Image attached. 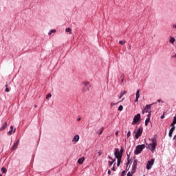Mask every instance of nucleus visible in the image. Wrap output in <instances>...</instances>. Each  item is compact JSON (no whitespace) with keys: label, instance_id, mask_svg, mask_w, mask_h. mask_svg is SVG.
Wrapping results in <instances>:
<instances>
[{"label":"nucleus","instance_id":"nucleus-1","mask_svg":"<svg viewBox=\"0 0 176 176\" xmlns=\"http://www.w3.org/2000/svg\"><path fill=\"white\" fill-rule=\"evenodd\" d=\"M123 147H121V150L120 151L119 148H115L114 155L115 157L117 159V166L119 167L120 166V162H122V157L123 156L124 152Z\"/></svg>","mask_w":176,"mask_h":176},{"label":"nucleus","instance_id":"nucleus-2","mask_svg":"<svg viewBox=\"0 0 176 176\" xmlns=\"http://www.w3.org/2000/svg\"><path fill=\"white\" fill-rule=\"evenodd\" d=\"M151 141H152L151 144H146V148L147 149H150V151H151L152 153H153V152H155V149H156V146L157 145V142L156 140V138H152L151 140Z\"/></svg>","mask_w":176,"mask_h":176},{"label":"nucleus","instance_id":"nucleus-3","mask_svg":"<svg viewBox=\"0 0 176 176\" xmlns=\"http://www.w3.org/2000/svg\"><path fill=\"white\" fill-rule=\"evenodd\" d=\"M152 113V104H147L142 111V113H147V118H151Z\"/></svg>","mask_w":176,"mask_h":176},{"label":"nucleus","instance_id":"nucleus-4","mask_svg":"<svg viewBox=\"0 0 176 176\" xmlns=\"http://www.w3.org/2000/svg\"><path fill=\"white\" fill-rule=\"evenodd\" d=\"M145 147H146L145 144L138 145L134 151L135 155H140V153H141L142 151L145 149Z\"/></svg>","mask_w":176,"mask_h":176},{"label":"nucleus","instance_id":"nucleus-5","mask_svg":"<svg viewBox=\"0 0 176 176\" xmlns=\"http://www.w3.org/2000/svg\"><path fill=\"white\" fill-rule=\"evenodd\" d=\"M140 120H141V114L138 113L134 116L132 124H137V123H138Z\"/></svg>","mask_w":176,"mask_h":176},{"label":"nucleus","instance_id":"nucleus-6","mask_svg":"<svg viewBox=\"0 0 176 176\" xmlns=\"http://www.w3.org/2000/svg\"><path fill=\"white\" fill-rule=\"evenodd\" d=\"M143 129L140 127L138 129V131L135 134V138L136 140H138L141 135H142Z\"/></svg>","mask_w":176,"mask_h":176},{"label":"nucleus","instance_id":"nucleus-7","mask_svg":"<svg viewBox=\"0 0 176 176\" xmlns=\"http://www.w3.org/2000/svg\"><path fill=\"white\" fill-rule=\"evenodd\" d=\"M137 163H138V160H134L132 165V173H135V171H137Z\"/></svg>","mask_w":176,"mask_h":176},{"label":"nucleus","instance_id":"nucleus-8","mask_svg":"<svg viewBox=\"0 0 176 176\" xmlns=\"http://www.w3.org/2000/svg\"><path fill=\"white\" fill-rule=\"evenodd\" d=\"M153 163H155V160L152 159L151 161H148L146 164L147 170H151L152 168V166H153Z\"/></svg>","mask_w":176,"mask_h":176},{"label":"nucleus","instance_id":"nucleus-9","mask_svg":"<svg viewBox=\"0 0 176 176\" xmlns=\"http://www.w3.org/2000/svg\"><path fill=\"white\" fill-rule=\"evenodd\" d=\"M6 127H8V122L6 121L0 128V131H3Z\"/></svg>","mask_w":176,"mask_h":176},{"label":"nucleus","instance_id":"nucleus-10","mask_svg":"<svg viewBox=\"0 0 176 176\" xmlns=\"http://www.w3.org/2000/svg\"><path fill=\"white\" fill-rule=\"evenodd\" d=\"M19 142H20V140H17V142L14 144V145L12 147V151H15V149H17V147L19 146Z\"/></svg>","mask_w":176,"mask_h":176},{"label":"nucleus","instance_id":"nucleus-11","mask_svg":"<svg viewBox=\"0 0 176 176\" xmlns=\"http://www.w3.org/2000/svg\"><path fill=\"white\" fill-rule=\"evenodd\" d=\"M80 138L79 137V135H76L74 138L72 139V142H78L79 141V139Z\"/></svg>","mask_w":176,"mask_h":176},{"label":"nucleus","instance_id":"nucleus-12","mask_svg":"<svg viewBox=\"0 0 176 176\" xmlns=\"http://www.w3.org/2000/svg\"><path fill=\"white\" fill-rule=\"evenodd\" d=\"M138 98H140V89H138L136 91V98L135 102H138Z\"/></svg>","mask_w":176,"mask_h":176},{"label":"nucleus","instance_id":"nucleus-13","mask_svg":"<svg viewBox=\"0 0 176 176\" xmlns=\"http://www.w3.org/2000/svg\"><path fill=\"white\" fill-rule=\"evenodd\" d=\"M83 162H85V157H82L78 160V164H83Z\"/></svg>","mask_w":176,"mask_h":176},{"label":"nucleus","instance_id":"nucleus-14","mask_svg":"<svg viewBox=\"0 0 176 176\" xmlns=\"http://www.w3.org/2000/svg\"><path fill=\"white\" fill-rule=\"evenodd\" d=\"M109 159H111V161H109V166H112V164H113V162H115L116 160H113L111 158V156H108Z\"/></svg>","mask_w":176,"mask_h":176},{"label":"nucleus","instance_id":"nucleus-15","mask_svg":"<svg viewBox=\"0 0 176 176\" xmlns=\"http://www.w3.org/2000/svg\"><path fill=\"white\" fill-rule=\"evenodd\" d=\"M83 85L85 86L87 89H90V84H89V82L85 81L83 82Z\"/></svg>","mask_w":176,"mask_h":176},{"label":"nucleus","instance_id":"nucleus-16","mask_svg":"<svg viewBox=\"0 0 176 176\" xmlns=\"http://www.w3.org/2000/svg\"><path fill=\"white\" fill-rule=\"evenodd\" d=\"M151 122V117H148L145 120V126H148V123Z\"/></svg>","mask_w":176,"mask_h":176},{"label":"nucleus","instance_id":"nucleus-17","mask_svg":"<svg viewBox=\"0 0 176 176\" xmlns=\"http://www.w3.org/2000/svg\"><path fill=\"white\" fill-rule=\"evenodd\" d=\"M66 32H69V34H72V30L70 28H67L65 30Z\"/></svg>","mask_w":176,"mask_h":176},{"label":"nucleus","instance_id":"nucleus-18","mask_svg":"<svg viewBox=\"0 0 176 176\" xmlns=\"http://www.w3.org/2000/svg\"><path fill=\"white\" fill-rule=\"evenodd\" d=\"M127 91H123L121 92L120 96H119V98H122V97L124 95L126 94Z\"/></svg>","mask_w":176,"mask_h":176},{"label":"nucleus","instance_id":"nucleus-19","mask_svg":"<svg viewBox=\"0 0 176 176\" xmlns=\"http://www.w3.org/2000/svg\"><path fill=\"white\" fill-rule=\"evenodd\" d=\"M1 171H2L3 174H6L8 170H6V168L3 167V168H1Z\"/></svg>","mask_w":176,"mask_h":176},{"label":"nucleus","instance_id":"nucleus-20","mask_svg":"<svg viewBox=\"0 0 176 176\" xmlns=\"http://www.w3.org/2000/svg\"><path fill=\"white\" fill-rule=\"evenodd\" d=\"M174 42H175V38L174 37H170V43H174Z\"/></svg>","mask_w":176,"mask_h":176},{"label":"nucleus","instance_id":"nucleus-21","mask_svg":"<svg viewBox=\"0 0 176 176\" xmlns=\"http://www.w3.org/2000/svg\"><path fill=\"white\" fill-rule=\"evenodd\" d=\"M135 173H133V170H131V172H128L126 176H133V174H135Z\"/></svg>","mask_w":176,"mask_h":176},{"label":"nucleus","instance_id":"nucleus-22","mask_svg":"<svg viewBox=\"0 0 176 176\" xmlns=\"http://www.w3.org/2000/svg\"><path fill=\"white\" fill-rule=\"evenodd\" d=\"M54 32H56V30H52L48 33V34H49V35H52V34H53V33H54Z\"/></svg>","mask_w":176,"mask_h":176},{"label":"nucleus","instance_id":"nucleus-23","mask_svg":"<svg viewBox=\"0 0 176 176\" xmlns=\"http://www.w3.org/2000/svg\"><path fill=\"white\" fill-rule=\"evenodd\" d=\"M118 111H123V106L122 105H120L118 107Z\"/></svg>","mask_w":176,"mask_h":176},{"label":"nucleus","instance_id":"nucleus-24","mask_svg":"<svg viewBox=\"0 0 176 176\" xmlns=\"http://www.w3.org/2000/svg\"><path fill=\"white\" fill-rule=\"evenodd\" d=\"M174 130H175V126H173L169 131H170L171 133H174Z\"/></svg>","mask_w":176,"mask_h":176},{"label":"nucleus","instance_id":"nucleus-25","mask_svg":"<svg viewBox=\"0 0 176 176\" xmlns=\"http://www.w3.org/2000/svg\"><path fill=\"white\" fill-rule=\"evenodd\" d=\"M12 134H13V130L11 129L10 131L8 132V135H12Z\"/></svg>","mask_w":176,"mask_h":176},{"label":"nucleus","instance_id":"nucleus-26","mask_svg":"<svg viewBox=\"0 0 176 176\" xmlns=\"http://www.w3.org/2000/svg\"><path fill=\"white\" fill-rule=\"evenodd\" d=\"M121 176H126V170H123L121 173Z\"/></svg>","mask_w":176,"mask_h":176},{"label":"nucleus","instance_id":"nucleus-27","mask_svg":"<svg viewBox=\"0 0 176 176\" xmlns=\"http://www.w3.org/2000/svg\"><path fill=\"white\" fill-rule=\"evenodd\" d=\"M52 97V94H48L47 96H46V98L47 100L49 99V98Z\"/></svg>","mask_w":176,"mask_h":176},{"label":"nucleus","instance_id":"nucleus-28","mask_svg":"<svg viewBox=\"0 0 176 176\" xmlns=\"http://www.w3.org/2000/svg\"><path fill=\"white\" fill-rule=\"evenodd\" d=\"M119 43L120 45H124V43H126V41H120Z\"/></svg>","mask_w":176,"mask_h":176},{"label":"nucleus","instance_id":"nucleus-29","mask_svg":"<svg viewBox=\"0 0 176 176\" xmlns=\"http://www.w3.org/2000/svg\"><path fill=\"white\" fill-rule=\"evenodd\" d=\"M104 131V128H102L100 132L99 133V135H101Z\"/></svg>","mask_w":176,"mask_h":176},{"label":"nucleus","instance_id":"nucleus-30","mask_svg":"<svg viewBox=\"0 0 176 176\" xmlns=\"http://www.w3.org/2000/svg\"><path fill=\"white\" fill-rule=\"evenodd\" d=\"M131 135V132L129 131L127 133V138H129Z\"/></svg>","mask_w":176,"mask_h":176},{"label":"nucleus","instance_id":"nucleus-31","mask_svg":"<svg viewBox=\"0 0 176 176\" xmlns=\"http://www.w3.org/2000/svg\"><path fill=\"white\" fill-rule=\"evenodd\" d=\"M173 124H176V117H174L173 122Z\"/></svg>","mask_w":176,"mask_h":176},{"label":"nucleus","instance_id":"nucleus-32","mask_svg":"<svg viewBox=\"0 0 176 176\" xmlns=\"http://www.w3.org/2000/svg\"><path fill=\"white\" fill-rule=\"evenodd\" d=\"M98 153V156H101V155H102V151H99Z\"/></svg>","mask_w":176,"mask_h":176},{"label":"nucleus","instance_id":"nucleus-33","mask_svg":"<svg viewBox=\"0 0 176 176\" xmlns=\"http://www.w3.org/2000/svg\"><path fill=\"white\" fill-rule=\"evenodd\" d=\"M169 137L171 138V137H173V132H170L169 131Z\"/></svg>","mask_w":176,"mask_h":176},{"label":"nucleus","instance_id":"nucleus-34","mask_svg":"<svg viewBox=\"0 0 176 176\" xmlns=\"http://www.w3.org/2000/svg\"><path fill=\"white\" fill-rule=\"evenodd\" d=\"M6 91L7 93H9V91H10V89H9L8 88H6Z\"/></svg>","mask_w":176,"mask_h":176},{"label":"nucleus","instance_id":"nucleus-35","mask_svg":"<svg viewBox=\"0 0 176 176\" xmlns=\"http://www.w3.org/2000/svg\"><path fill=\"white\" fill-rule=\"evenodd\" d=\"M130 157H128V162H127V165L130 164Z\"/></svg>","mask_w":176,"mask_h":176},{"label":"nucleus","instance_id":"nucleus-36","mask_svg":"<svg viewBox=\"0 0 176 176\" xmlns=\"http://www.w3.org/2000/svg\"><path fill=\"white\" fill-rule=\"evenodd\" d=\"M174 124H174L173 122H172V124H170V127H175V126H174Z\"/></svg>","mask_w":176,"mask_h":176},{"label":"nucleus","instance_id":"nucleus-37","mask_svg":"<svg viewBox=\"0 0 176 176\" xmlns=\"http://www.w3.org/2000/svg\"><path fill=\"white\" fill-rule=\"evenodd\" d=\"M116 135L118 137V135H119V131H117L116 132Z\"/></svg>","mask_w":176,"mask_h":176},{"label":"nucleus","instance_id":"nucleus-38","mask_svg":"<svg viewBox=\"0 0 176 176\" xmlns=\"http://www.w3.org/2000/svg\"><path fill=\"white\" fill-rule=\"evenodd\" d=\"M108 175H111V170H109H109H108Z\"/></svg>","mask_w":176,"mask_h":176},{"label":"nucleus","instance_id":"nucleus-39","mask_svg":"<svg viewBox=\"0 0 176 176\" xmlns=\"http://www.w3.org/2000/svg\"><path fill=\"white\" fill-rule=\"evenodd\" d=\"M161 119H164V114L161 116Z\"/></svg>","mask_w":176,"mask_h":176},{"label":"nucleus","instance_id":"nucleus-40","mask_svg":"<svg viewBox=\"0 0 176 176\" xmlns=\"http://www.w3.org/2000/svg\"><path fill=\"white\" fill-rule=\"evenodd\" d=\"M111 107H113V105H116V104L115 103H111Z\"/></svg>","mask_w":176,"mask_h":176},{"label":"nucleus","instance_id":"nucleus-41","mask_svg":"<svg viewBox=\"0 0 176 176\" xmlns=\"http://www.w3.org/2000/svg\"><path fill=\"white\" fill-rule=\"evenodd\" d=\"M113 171H115V166L112 168Z\"/></svg>","mask_w":176,"mask_h":176},{"label":"nucleus","instance_id":"nucleus-42","mask_svg":"<svg viewBox=\"0 0 176 176\" xmlns=\"http://www.w3.org/2000/svg\"><path fill=\"white\" fill-rule=\"evenodd\" d=\"M10 129H11V130H13V126H10Z\"/></svg>","mask_w":176,"mask_h":176},{"label":"nucleus","instance_id":"nucleus-43","mask_svg":"<svg viewBox=\"0 0 176 176\" xmlns=\"http://www.w3.org/2000/svg\"><path fill=\"white\" fill-rule=\"evenodd\" d=\"M173 28H176V25H173Z\"/></svg>","mask_w":176,"mask_h":176},{"label":"nucleus","instance_id":"nucleus-44","mask_svg":"<svg viewBox=\"0 0 176 176\" xmlns=\"http://www.w3.org/2000/svg\"><path fill=\"white\" fill-rule=\"evenodd\" d=\"M13 133H16V129H14Z\"/></svg>","mask_w":176,"mask_h":176},{"label":"nucleus","instance_id":"nucleus-45","mask_svg":"<svg viewBox=\"0 0 176 176\" xmlns=\"http://www.w3.org/2000/svg\"><path fill=\"white\" fill-rule=\"evenodd\" d=\"M129 50H130L131 49V46H129Z\"/></svg>","mask_w":176,"mask_h":176},{"label":"nucleus","instance_id":"nucleus-46","mask_svg":"<svg viewBox=\"0 0 176 176\" xmlns=\"http://www.w3.org/2000/svg\"><path fill=\"white\" fill-rule=\"evenodd\" d=\"M37 107H38L37 105H34V108H37Z\"/></svg>","mask_w":176,"mask_h":176},{"label":"nucleus","instance_id":"nucleus-47","mask_svg":"<svg viewBox=\"0 0 176 176\" xmlns=\"http://www.w3.org/2000/svg\"><path fill=\"white\" fill-rule=\"evenodd\" d=\"M78 120V122H79V120H80V118H78V120Z\"/></svg>","mask_w":176,"mask_h":176},{"label":"nucleus","instance_id":"nucleus-48","mask_svg":"<svg viewBox=\"0 0 176 176\" xmlns=\"http://www.w3.org/2000/svg\"><path fill=\"white\" fill-rule=\"evenodd\" d=\"M6 89L8 88V85H6Z\"/></svg>","mask_w":176,"mask_h":176},{"label":"nucleus","instance_id":"nucleus-49","mask_svg":"<svg viewBox=\"0 0 176 176\" xmlns=\"http://www.w3.org/2000/svg\"><path fill=\"white\" fill-rule=\"evenodd\" d=\"M157 101H158V102H160V100H158Z\"/></svg>","mask_w":176,"mask_h":176},{"label":"nucleus","instance_id":"nucleus-50","mask_svg":"<svg viewBox=\"0 0 176 176\" xmlns=\"http://www.w3.org/2000/svg\"><path fill=\"white\" fill-rule=\"evenodd\" d=\"M124 100V98H122V101H123Z\"/></svg>","mask_w":176,"mask_h":176},{"label":"nucleus","instance_id":"nucleus-51","mask_svg":"<svg viewBox=\"0 0 176 176\" xmlns=\"http://www.w3.org/2000/svg\"><path fill=\"white\" fill-rule=\"evenodd\" d=\"M175 58H176V54H175Z\"/></svg>","mask_w":176,"mask_h":176},{"label":"nucleus","instance_id":"nucleus-52","mask_svg":"<svg viewBox=\"0 0 176 176\" xmlns=\"http://www.w3.org/2000/svg\"><path fill=\"white\" fill-rule=\"evenodd\" d=\"M0 176H2V175H1V174H0Z\"/></svg>","mask_w":176,"mask_h":176}]
</instances>
